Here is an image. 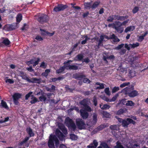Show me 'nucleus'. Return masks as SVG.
Segmentation results:
<instances>
[{
	"label": "nucleus",
	"mask_w": 148,
	"mask_h": 148,
	"mask_svg": "<svg viewBox=\"0 0 148 148\" xmlns=\"http://www.w3.org/2000/svg\"><path fill=\"white\" fill-rule=\"evenodd\" d=\"M125 94L128 95L130 97H134L138 95V92L134 90V86L133 85L126 87L123 89Z\"/></svg>",
	"instance_id": "f257e3e1"
},
{
	"label": "nucleus",
	"mask_w": 148,
	"mask_h": 148,
	"mask_svg": "<svg viewBox=\"0 0 148 148\" xmlns=\"http://www.w3.org/2000/svg\"><path fill=\"white\" fill-rule=\"evenodd\" d=\"M115 117L118 119L120 123H121L122 126L125 128L127 127L128 125L132 123L134 125L136 123L135 121L130 118H127L126 119H123L121 118H118L116 116Z\"/></svg>",
	"instance_id": "f03ea898"
},
{
	"label": "nucleus",
	"mask_w": 148,
	"mask_h": 148,
	"mask_svg": "<svg viewBox=\"0 0 148 148\" xmlns=\"http://www.w3.org/2000/svg\"><path fill=\"white\" fill-rule=\"evenodd\" d=\"M54 141L55 143L56 146L57 147L59 144L58 138L55 135H50L48 142V146L49 148H55Z\"/></svg>",
	"instance_id": "7ed1b4c3"
},
{
	"label": "nucleus",
	"mask_w": 148,
	"mask_h": 148,
	"mask_svg": "<svg viewBox=\"0 0 148 148\" xmlns=\"http://www.w3.org/2000/svg\"><path fill=\"white\" fill-rule=\"evenodd\" d=\"M65 123L70 130L75 132L76 128V126L73 120L67 117L65 120Z\"/></svg>",
	"instance_id": "20e7f679"
},
{
	"label": "nucleus",
	"mask_w": 148,
	"mask_h": 148,
	"mask_svg": "<svg viewBox=\"0 0 148 148\" xmlns=\"http://www.w3.org/2000/svg\"><path fill=\"white\" fill-rule=\"evenodd\" d=\"M36 19L39 23L42 24L47 22L48 21V16L44 14L38 15V18Z\"/></svg>",
	"instance_id": "39448f33"
},
{
	"label": "nucleus",
	"mask_w": 148,
	"mask_h": 148,
	"mask_svg": "<svg viewBox=\"0 0 148 148\" xmlns=\"http://www.w3.org/2000/svg\"><path fill=\"white\" fill-rule=\"evenodd\" d=\"M76 124L78 129L80 130L85 129V124L81 119H77L76 120Z\"/></svg>",
	"instance_id": "423d86ee"
},
{
	"label": "nucleus",
	"mask_w": 148,
	"mask_h": 148,
	"mask_svg": "<svg viewBox=\"0 0 148 148\" xmlns=\"http://www.w3.org/2000/svg\"><path fill=\"white\" fill-rule=\"evenodd\" d=\"M114 23V29L118 33H122L123 31L124 28L121 27V23L119 21H116Z\"/></svg>",
	"instance_id": "0eeeda50"
},
{
	"label": "nucleus",
	"mask_w": 148,
	"mask_h": 148,
	"mask_svg": "<svg viewBox=\"0 0 148 148\" xmlns=\"http://www.w3.org/2000/svg\"><path fill=\"white\" fill-rule=\"evenodd\" d=\"M68 7L66 5H64L62 4H58L57 6H55L53 11L56 12H59L63 11Z\"/></svg>",
	"instance_id": "6e6552de"
},
{
	"label": "nucleus",
	"mask_w": 148,
	"mask_h": 148,
	"mask_svg": "<svg viewBox=\"0 0 148 148\" xmlns=\"http://www.w3.org/2000/svg\"><path fill=\"white\" fill-rule=\"evenodd\" d=\"M22 95L19 93H15L12 96L13 102L15 105H18L19 103L18 100L21 98Z\"/></svg>",
	"instance_id": "1a4fd4ad"
},
{
	"label": "nucleus",
	"mask_w": 148,
	"mask_h": 148,
	"mask_svg": "<svg viewBox=\"0 0 148 148\" xmlns=\"http://www.w3.org/2000/svg\"><path fill=\"white\" fill-rule=\"evenodd\" d=\"M25 79L29 83H36L38 84L41 83V79L40 78H37L36 77H33L31 79L27 77Z\"/></svg>",
	"instance_id": "9d476101"
},
{
	"label": "nucleus",
	"mask_w": 148,
	"mask_h": 148,
	"mask_svg": "<svg viewBox=\"0 0 148 148\" xmlns=\"http://www.w3.org/2000/svg\"><path fill=\"white\" fill-rule=\"evenodd\" d=\"M108 126V124H101L95 128L93 130V132L95 133H97L98 132L103 130L104 128Z\"/></svg>",
	"instance_id": "9b49d317"
},
{
	"label": "nucleus",
	"mask_w": 148,
	"mask_h": 148,
	"mask_svg": "<svg viewBox=\"0 0 148 148\" xmlns=\"http://www.w3.org/2000/svg\"><path fill=\"white\" fill-rule=\"evenodd\" d=\"M80 115L82 118L84 119H87L88 116L89 114L83 109H81L80 110Z\"/></svg>",
	"instance_id": "f8f14e48"
},
{
	"label": "nucleus",
	"mask_w": 148,
	"mask_h": 148,
	"mask_svg": "<svg viewBox=\"0 0 148 148\" xmlns=\"http://www.w3.org/2000/svg\"><path fill=\"white\" fill-rule=\"evenodd\" d=\"M56 136L58 137L60 140H63L65 136L58 129L56 131Z\"/></svg>",
	"instance_id": "ddd939ff"
},
{
	"label": "nucleus",
	"mask_w": 148,
	"mask_h": 148,
	"mask_svg": "<svg viewBox=\"0 0 148 148\" xmlns=\"http://www.w3.org/2000/svg\"><path fill=\"white\" fill-rule=\"evenodd\" d=\"M73 77L75 79L80 80L85 77V76L84 75L76 73L73 74Z\"/></svg>",
	"instance_id": "4468645a"
},
{
	"label": "nucleus",
	"mask_w": 148,
	"mask_h": 148,
	"mask_svg": "<svg viewBox=\"0 0 148 148\" xmlns=\"http://www.w3.org/2000/svg\"><path fill=\"white\" fill-rule=\"evenodd\" d=\"M98 145V143L96 140H93V142L87 146L88 148H96Z\"/></svg>",
	"instance_id": "2eb2a0df"
},
{
	"label": "nucleus",
	"mask_w": 148,
	"mask_h": 148,
	"mask_svg": "<svg viewBox=\"0 0 148 148\" xmlns=\"http://www.w3.org/2000/svg\"><path fill=\"white\" fill-rule=\"evenodd\" d=\"M26 131L27 133L29 135V137H33L34 136V133L33 132L32 130L30 127H29L26 129Z\"/></svg>",
	"instance_id": "dca6fc26"
},
{
	"label": "nucleus",
	"mask_w": 148,
	"mask_h": 148,
	"mask_svg": "<svg viewBox=\"0 0 148 148\" xmlns=\"http://www.w3.org/2000/svg\"><path fill=\"white\" fill-rule=\"evenodd\" d=\"M110 38L111 39H112L113 42H119L120 41V39L118 38V37L114 34L110 35Z\"/></svg>",
	"instance_id": "f3484780"
},
{
	"label": "nucleus",
	"mask_w": 148,
	"mask_h": 148,
	"mask_svg": "<svg viewBox=\"0 0 148 148\" xmlns=\"http://www.w3.org/2000/svg\"><path fill=\"white\" fill-rule=\"evenodd\" d=\"M127 99H122L121 100L119 101L118 103L116 104V106H119L120 104H122V105H125L127 102L126 101Z\"/></svg>",
	"instance_id": "a211bd4d"
},
{
	"label": "nucleus",
	"mask_w": 148,
	"mask_h": 148,
	"mask_svg": "<svg viewBox=\"0 0 148 148\" xmlns=\"http://www.w3.org/2000/svg\"><path fill=\"white\" fill-rule=\"evenodd\" d=\"M55 86L54 85H52L51 88H49L48 87L46 86L45 89L48 92H53L55 90Z\"/></svg>",
	"instance_id": "6ab92c4d"
},
{
	"label": "nucleus",
	"mask_w": 148,
	"mask_h": 148,
	"mask_svg": "<svg viewBox=\"0 0 148 148\" xmlns=\"http://www.w3.org/2000/svg\"><path fill=\"white\" fill-rule=\"evenodd\" d=\"M97 148H111L109 146L107 143H103L100 144Z\"/></svg>",
	"instance_id": "aec40b11"
},
{
	"label": "nucleus",
	"mask_w": 148,
	"mask_h": 148,
	"mask_svg": "<svg viewBox=\"0 0 148 148\" xmlns=\"http://www.w3.org/2000/svg\"><path fill=\"white\" fill-rule=\"evenodd\" d=\"M95 84L97 85H99V86H97L96 89H103L104 88V84L103 83H100L99 82H97Z\"/></svg>",
	"instance_id": "412c9836"
},
{
	"label": "nucleus",
	"mask_w": 148,
	"mask_h": 148,
	"mask_svg": "<svg viewBox=\"0 0 148 148\" xmlns=\"http://www.w3.org/2000/svg\"><path fill=\"white\" fill-rule=\"evenodd\" d=\"M128 72L129 73V76L130 77H133L135 75V72L133 70H131L130 69H128Z\"/></svg>",
	"instance_id": "4be33fe9"
},
{
	"label": "nucleus",
	"mask_w": 148,
	"mask_h": 148,
	"mask_svg": "<svg viewBox=\"0 0 148 148\" xmlns=\"http://www.w3.org/2000/svg\"><path fill=\"white\" fill-rule=\"evenodd\" d=\"M63 66H60L58 69L56 71V73L58 74H59L64 71L65 70Z\"/></svg>",
	"instance_id": "5701e85b"
},
{
	"label": "nucleus",
	"mask_w": 148,
	"mask_h": 148,
	"mask_svg": "<svg viewBox=\"0 0 148 148\" xmlns=\"http://www.w3.org/2000/svg\"><path fill=\"white\" fill-rule=\"evenodd\" d=\"M1 105L2 108L7 110L9 109V107L7 105L6 102L3 100H2L1 101Z\"/></svg>",
	"instance_id": "b1692460"
},
{
	"label": "nucleus",
	"mask_w": 148,
	"mask_h": 148,
	"mask_svg": "<svg viewBox=\"0 0 148 148\" xmlns=\"http://www.w3.org/2000/svg\"><path fill=\"white\" fill-rule=\"evenodd\" d=\"M83 110H85L87 112H90L92 111V109L88 104L83 107Z\"/></svg>",
	"instance_id": "393cba45"
},
{
	"label": "nucleus",
	"mask_w": 148,
	"mask_h": 148,
	"mask_svg": "<svg viewBox=\"0 0 148 148\" xmlns=\"http://www.w3.org/2000/svg\"><path fill=\"white\" fill-rule=\"evenodd\" d=\"M100 107L101 109L107 110L108 109L110 108V106L108 104H104L102 106L101 104L100 105Z\"/></svg>",
	"instance_id": "a878e982"
},
{
	"label": "nucleus",
	"mask_w": 148,
	"mask_h": 148,
	"mask_svg": "<svg viewBox=\"0 0 148 148\" xmlns=\"http://www.w3.org/2000/svg\"><path fill=\"white\" fill-rule=\"evenodd\" d=\"M44 94V92H42L41 93L42 96H40L39 98V99L41 101H45L47 99V98L45 95H43Z\"/></svg>",
	"instance_id": "bb28decb"
},
{
	"label": "nucleus",
	"mask_w": 148,
	"mask_h": 148,
	"mask_svg": "<svg viewBox=\"0 0 148 148\" xmlns=\"http://www.w3.org/2000/svg\"><path fill=\"white\" fill-rule=\"evenodd\" d=\"M31 99L32 100L30 101V103L32 104L38 101V99L36 98L33 95H31Z\"/></svg>",
	"instance_id": "cd10ccee"
},
{
	"label": "nucleus",
	"mask_w": 148,
	"mask_h": 148,
	"mask_svg": "<svg viewBox=\"0 0 148 148\" xmlns=\"http://www.w3.org/2000/svg\"><path fill=\"white\" fill-rule=\"evenodd\" d=\"M80 103L84 107L88 104V100L86 99H84L80 102Z\"/></svg>",
	"instance_id": "c85d7f7f"
},
{
	"label": "nucleus",
	"mask_w": 148,
	"mask_h": 148,
	"mask_svg": "<svg viewBox=\"0 0 148 148\" xmlns=\"http://www.w3.org/2000/svg\"><path fill=\"white\" fill-rule=\"evenodd\" d=\"M50 72V69H47L45 71V72L42 73L41 75L42 76L45 77H47L48 75V74Z\"/></svg>",
	"instance_id": "c756f323"
},
{
	"label": "nucleus",
	"mask_w": 148,
	"mask_h": 148,
	"mask_svg": "<svg viewBox=\"0 0 148 148\" xmlns=\"http://www.w3.org/2000/svg\"><path fill=\"white\" fill-rule=\"evenodd\" d=\"M135 105V103L132 101H127L126 104L127 106H133Z\"/></svg>",
	"instance_id": "7c9ffc66"
},
{
	"label": "nucleus",
	"mask_w": 148,
	"mask_h": 148,
	"mask_svg": "<svg viewBox=\"0 0 148 148\" xmlns=\"http://www.w3.org/2000/svg\"><path fill=\"white\" fill-rule=\"evenodd\" d=\"M70 138L72 140H76L77 138V136L73 134H71L69 135Z\"/></svg>",
	"instance_id": "2f4dec72"
},
{
	"label": "nucleus",
	"mask_w": 148,
	"mask_h": 148,
	"mask_svg": "<svg viewBox=\"0 0 148 148\" xmlns=\"http://www.w3.org/2000/svg\"><path fill=\"white\" fill-rule=\"evenodd\" d=\"M103 117L106 118H109L110 116V114L106 111H103L102 112Z\"/></svg>",
	"instance_id": "473e14b6"
},
{
	"label": "nucleus",
	"mask_w": 148,
	"mask_h": 148,
	"mask_svg": "<svg viewBox=\"0 0 148 148\" xmlns=\"http://www.w3.org/2000/svg\"><path fill=\"white\" fill-rule=\"evenodd\" d=\"M10 42L8 38H5L2 42V43L6 46L9 45Z\"/></svg>",
	"instance_id": "72a5a7b5"
},
{
	"label": "nucleus",
	"mask_w": 148,
	"mask_h": 148,
	"mask_svg": "<svg viewBox=\"0 0 148 148\" xmlns=\"http://www.w3.org/2000/svg\"><path fill=\"white\" fill-rule=\"evenodd\" d=\"M110 128L112 130H118L119 127L117 125H112L110 126Z\"/></svg>",
	"instance_id": "f704fd0d"
},
{
	"label": "nucleus",
	"mask_w": 148,
	"mask_h": 148,
	"mask_svg": "<svg viewBox=\"0 0 148 148\" xmlns=\"http://www.w3.org/2000/svg\"><path fill=\"white\" fill-rule=\"evenodd\" d=\"M99 3L100 2L98 1L95 2L91 6V8L93 9L96 8L99 4Z\"/></svg>",
	"instance_id": "c9c22d12"
},
{
	"label": "nucleus",
	"mask_w": 148,
	"mask_h": 148,
	"mask_svg": "<svg viewBox=\"0 0 148 148\" xmlns=\"http://www.w3.org/2000/svg\"><path fill=\"white\" fill-rule=\"evenodd\" d=\"M125 112L124 109H120L116 112V114L118 115H121L125 113Z\"/></svg>",
	"instance_id": "e433bc0d"
},
{
	"label": "nucleus",
	"mask_w": 148,
	"mask_h": 148,
	"mask_svg": "<svg viewBox=\"0 0 148 148\" xmlns=\"http://www.w3.org/2000/svg\"><path fill=\"white\" fill-rule=\"evenodd\" d=\"M69 69L76 70L78 69V66L75 65H71L69 66Z\"/></svg>",
	"instance_id": "4c0bfd02"
},
{
	"label": "nucleus",
	"mask_w": 148,
	"mask_h": 148,
	"mask_svg": "<svg viewBox=\"0 0 148 148\" xmlns=\"http://www.w3.org/2000/svg\"><path fill=\"white\" fill-rule=\"evenodd\" d=\"M22 15L21 14H18L16 17V21L18 22H20L22 19Z\"/></svg>",
	"instance_id": "58836bf2"
},
{
	"label": "nucleus",
	"mask_w": 148,
	"mask_h": 148,
	"mask_svg": "<svg viewBox=\"0 0 148 148\" xmlns=\"http://www.w3.org/2000/svg\"><path fill=\"white\" fill-rule=\"evenodd\" d=\"M77 56L78 61H81L84 58V56L82 54H78Z\"/></svg>",
	"instance_id": "ea45409f"
},
{
	"label": "nucleus",
	"mask_w": 148,
	"mask_h": 148,
	"mask_svg": "<svg viewBox=\"0 0 148 148\" xmlns=\"http://www.w3.org/2000/svg\"><path fill=\"white\" fill-rule=\"evenodd\" d=\"M9 120V118L8 117H5L4 118V120H0V124H2L3 123H5L8 121Z\"/></svg>",
	"instance_id": "a19ab883"
},
{
	"label": "nucleus",
	"mask_w": 148,
	"mask_h": 148,
	"mask_svg": "<svg viewBox=\"0 0 148 148\" xmlns=\"http://www.w3.org/2000/svg\"><path fill=\"white\" fill-rule=\"evenodd\" d=\"M7 27L8 28V30L10 31L12 30L15 29L14 26L12 25H8L7 26Z\"/></svg>",
	"instance_id": "79ce46f5"
},
{
	"label": "nucleus",
	"mask_w": 148,
	"mask_h": 148,
	"mask_svg": "<svg viewBox=\"0 0 148 148\" xmlns=\"http://www.w3.org/2000/svg\"><path fill=\"white\" fill-rule=\"evenodd\" d=\"M139 10V8L137 6L135 7L132 10V12L133 14H135L137 13Z\"/></svg>",
	"instance_id": "37998d69"
},
{
	"label": "nucleus",
	"mask_w": 148,
	"mask_h": 148,
	"mask_svg": "<svg viewBox=\"0 0 148 148\" xmlns=\"http://www.w3.org/2000/svg\"><path fill=\"white\" fill-rule=\"evenodd\" d=\"M114 20V17L113 16V15H112V16H109L108 19H107V21L108 22H113Z\"/></svg>",
	"instance_id": "c03bdc74"
},
{
	"label": "nucleus",
	"mask_w": 148,
	"mask_h": 148,
	"mask_svg": "<svg viewBox=\"0 0 148 148\" xmlns=\"http://www.w3.org/2000/svg\"><path fill=\"white\" fill-rule=\"evenodd\" d=\"M47 65V64L43 62L41 63L40 67L45 69L46 68Z\"/></svg>",
	"instance_id": "a18cd8bd"
},
{
	"label": "nucleus",
	"mask_w": 148,
	"mask_h": 148,
	"mask_svg": "<svg viewBox=\"0 0 148 148\" xmlns=\"http://www.w3.org/2000/svg\"><path fill=\"white\" fill-rule=\"evenodd\" d=\"M97 115L96 114H94L93 116L92 122L95 124L97 122Z\"/></svg>",
	"instance_id": "49530a36"
},
{
	"label": "nucleus",
	"mask_w": 148,
	"mask_h": 148,
	"mask_svg": "<svg viewBox=\"0 0 148 148\" xmlns=\"http://www.w3.org/2000/svg\"><path fill=\"white\" fill-rule=\"evenodd\" d=\"M119 90V88L118 87L115 86L112 88V92L114 93Z\"/></svg>",
	"instance_id": "de8ad7c7"
},
{
	"label": "nucleus",
	"mask_w": 148,
	"mask_h": 148,
	"mask_svg": "<svg viewBox=\"0 0 148 148\" xmlns=\"http://www.w3.org/2000/svg\"><path fill=\"white\" fill-rule=\"evenodd\" d=\"M106 94L108 96L110 95V93L109 90V88L108 87L106 88L104 90Z\"/></svg>",
	"instance_id": "09e8293b"
},
{
	"label": "nucleus",
	"mask_w": 148,
	"mask_h": 148,
	"mask_svg": "<svg viewBox=\"0 0 148 148\" xmlns=\"http://www.w3.org/2000/svg\"><path fill=\"white\" fill-rule=\"evenodd\" d=\"M132 48H134L135 47L138 46L139 45V43L138 42H136V43H133L132 44H130Z\"/></svg>",
	"instance_id": "8fccbe9b"
},
{
	"label": "nucleus",
	"mask_w": 148,
	"mask_h": 148,
	"mask_svg": "<svg viewBox=\"0 0 148 148\" xmlns=\"http://www.w3.org/2000/svg\"><path fill=\"white\" fill-rule=\"evenodd\" d=\"M33 92L32 91L29 92L28 94L25 96V99L27 100L31 96Z\"/></svg>",
	"instance_id": "3c124183"
},
{
	"label": "nucleus",
	"mask_w": 148,
	"mask_h": 148,
	"mask_svg": "<svg viewBox=\"0 0 148 148\" xmlns=\"http://www.w3.org/2000/svg\"><path fill=\"white\" fill-rule=\"evenodd\" d=\"M127 16H119V20H120L121 21H124L127 18Z\"/></svg>",
	"instance_id": "603ef678"
},
{
	"label": "nucleus",
	"mask_w": 148,
	"mask_h": 148,
	"mask_svg": "<svg viewBox=\"0 0 148 148\" xmlns=\"http://www.w3.org/2000/svg\"><path fill=\"white\" fill-rule=\"evenodd\" d=\"M40 59L39 58H37V60L34 62H34L33 63V66L34 67L36 65L38 64V63L40 61Z\"/></svg>",
	"instance_id": "864d4df0"
},
{
	"label": "nucleus",
	"mask_w": 148,
	"mask_h": 148,
	"mask_svg": "<svg viewBox=\"0 0 148 148\" xmlns=\"http://www.w3.org/2000/svg\"><path fill=\"white\" fill-rule=\"evenodd\" d=\"M124 44H122L119 45L115 47V49L116 50H119L121 49L124 46Z\"/></svg>",
	"instance_id": "5fc2aeb1"
},
{
	"label": "nucleus",
	"mask_w": 148,
	"mask_h": 148,
	"mask_svg": "<svg viewBox=\"0 0 148 148\" xmlns=\"http://www.w3.org/2000/svg\"><path fill=\"white\" fill-rule=\"evenodd\" d=\"M40 30L41 32V35L42 36H44L47 35V31H46L45 30L41 29H40Z\"/></svg>",
	"instance_id": "6e6d98bb"
},
{
	"label": "nucleus",
	"mask_w": 148,
	"mask_h": 148,
	"mask_svg": "<svg viewBox=\"0 0 148 148\" xmlns=\"http://www.w3.org/2000/svg\"><path fill=\"white\" fill-rule=\"evenodd\" d=\"M118 95V94H117L114 96L111 99H110V102L114 101L117 99V97Z\"/></svg>",
	"instance_id": "4d7b16f0"
},
{
	"label": "nucleus",
	"mask_w": 148,
	"mask_h": 148,
	"mask_svg": "<svg viewBox=\"0 0 148 148\" xmlns=\"http://www.w3.org/2000/svg\"><path fill=\"white\" fill-rule=\"evenodd\" d=\"M130 84V82L125 83L121 84V85H120V87L121 88H123L125 86H128Z\"/></svg>",
	"instance_id": "13d9d810"
},
{
	"label": "nucleus",
	"mask_w": 148,
	"mask_h": 148,
	"mask_svg": "<svg viewBox=\"0 0 148 148\" xmlns=\"http://www.w3.org/2000/svg\"><path fill=\"white\" fill-rule=\"evenodd\" d=\"M144 39V37L142 35H141L139 36L138 40L139 42H141L143 41Z\"/></svg>",
	"instance_id": "bf43d9fd"
},
{
	"label": "nucleus",
	"mask_w": 148,
	"mask_h": 148,
	"mask_svg": "<svg viewBox=\"0 0 148 148\" xmlns=\"http://www.w3.org/2000/svg\"><path fill=\"white\" fill-rule=\"evenodd\" d=\"M34 60L33 59H31L29 61H27L26 63L28 65L33 64V63L34 62Z\"/></svg>",
	"instance_id": "052dcab7"
},
{
	"label": "nucleus",
	"mask_w": 148,
	"mask_h": 148,
	"mask_svg": "<svg viewBox=\"0 0 148 148\" xmlns=\"http://www.w3.org/2000/svg\"><path fill=\"white\" fill-rule=\"evenodd\" d=\"M93 103L94 106H96L97 104V100L96 98L94 97L93 100Z\"/></svg>",
	"instance_id": "680f3d73"
},
{
	"label": "nucleus",
	"mask_w": 148,
	"mask_h": 148,
	"mask_svg": "<svg viewBox=\"0 0 148 148\" xmlns=\"http://www.w3.org/2000/svg\"><path fill=\"white\" fill-rule=\"evenodd\" d=\"M27 28V25L26 23H25L21 29L22 30L24 31L26 30Z\"/></svg>",
	"instance_id": "e2e57ef3"
},
{
	"label": "nucleus",
	"mask_w": 148,
	"mask_h": 148,
	"mask_svg": "<svg viewBox=\"0 0 148 148\" xmlns=\"http://www.w3.org/2000/svg\"><path fill=\"white\" fill-rule=\"evenodd\" d=\"M83 82L84 83H90V81L87 78H84L83 80Z\"/></svg>",
	"instance_id": "0e129e2a"
},
{
	"label": "nucleus",
	"mask_w": 148,
	"mask_h": 148,
	"mask_svg": "<svg viewBox=\"0 0 148 148\" xmlns=\"http://www.w3.org/2000/svg\"><path fill=\"white\" fill-rule=\"evenodd\" d=\"M35 39L39 41H42L43 40L42 38L40 36H37L35 38Z\"/></svg>",
	"instance_id": "69168bd1"
},
{
	"label": "nucleus",
	"mask_w": 148,
	"mask_h": 148,
	"mask_svg": "<svg viewBox=\"0 0 148 148\" xmlns=\"http://www.w3.org/2000/svg\"><path fill=\"white\" fill-rule=\"evenodd\" d=\"M58 127L62 131L65 128L64 126L62 124H60L58 125Z\"/></svg>",
	"instance_id": "338daca9"
},
{
	"label": "nucleus",
	"mask_w": 148,
	"mask_h": 148,
	"mask_svg": "<svg viewBox=\"0 0 148 148\" xmlns=\"http://www.w3.org/2000/svg\"><path fill=\"white\" fill-rule=\"evenodd\" d=\"M126 52V50L125 49H122L120 50L119 53L121 55H123L125 54Z\"/></svg>",
	"instance_id": "774afa93"
}]
</instances>
